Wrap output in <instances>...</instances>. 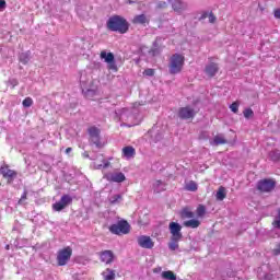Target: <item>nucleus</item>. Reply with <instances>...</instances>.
Returning <instances> with one entry per match:
<instances>
[{
    "label": "nucleus",
    "mask_w": 280,
    "mask_h": 280,
    "mask_svg": "<svg viewBox=\"0 0 280 280\" xmlns=\"http://www.w3.org/2000/svg\"><path fill=\"white\" fill-rule=\"evenodd\" d=\"M178 242H180V240H174V237H171V242L168 243L170 250H177Z\"/></svg>",
    "instance_id": "cd10ccee"
},
{
    "label": "nucleus",
    "mask_w": 280,
    "mask_h": 280,
    "mask_svg": "<svg viewBox=\"0 0 280 280\" xmlns=\"http://www.w3.org/2000/svg\"><path fill=\"white\" fill-rule=\"evenodd\" d=\"M184 226H186V229H198L200 221L198 219H190L184 222Z\"/></svg>",
    "instance_id": "412c9836"
},
{
    "label": "nucleus",
    "mask_w": 280,
    "mask_h": 280,
    "mask_svg": "<svg viewBox=\"0 0 280 280\" xmlns=\"http://www.w3.org/2000/svg\"><path fill=\"white\" fill-rule=\"evenodd\" d=\"M161 276H162V279L164 280H176V276L172 270L163 271Z\"/></svg>",
    "instance_id": "bb28decb"
},
{
    "label": "nucleus",
    "mask_w": 280,
    "mask_h": 280,
    "mask_svg": "<svg viewBox=\"0 0 280 280\" xmlns=\"http://www.w3.org/2000/svg\"><path fill=\"white\" fill-rule=\"evenodd\" d=\"M168 1H172V0H168ZM173 10L174 12H177V14H183V12L187 10V4L180 0H174Z\"/></svg>",
    "instance_id": "dca6fc26"
},
{
    "label": "nucleus",
    "mask_w": 280,
    "mask_h": 280,
    "mask_svg": "<svg viewBox=\"0 0 280 280\" xmlns=\"http://www.w3.org/2000/svg\"><path fill=\"white\" fill-rule=\"evenodd\" d=\"M206 73L209 78H213L218 73V65L217 63H209L206 67Z\"/></svg>",
    "instance_id": "6ab92c4d"
},
{
    "label": "nucleus",
    "mask_w": 280,
    "mask_h": 280,
    "mask_svg": "<svg viewBox=\"0 0 280 280\" xmlns=\"http://www.w3.org/2000/svg\"><path fill=\"white\" fill-rule=\"evenodd\" d=\"M271 161H279L280 160V151H272L269 154Z\"/></svg>",
    "instance_id": "f704fd0d"
},
{
    "label": "nucleus",
    "mask_w": 280,
    "mask_h": 280,
    "mask_svg": "<svg viewBox=\"0 0 280 280\" xmlns=\"http://www.w3.org/2000/svg\"><path fill=\"white\" fill-rule=\"evenodd\" d=\"M205 213H207V208L205 206H198L196 210L197 218H205Z\"/></svg>",
    "instance_id": "c85d7f7f"
},
{
    "label": "nucleus",
    "mask_w": 280,
    "mask_h": 280,
    "mask_svg": "<svg viewBox=\"0 0 280 280\" xmlns=\"http://www.w3.org/2000/svg\"><path fill=\"white\" fill-rule=\"evenodd\" d=\"M20 62H22V65H27V62H30V52H22L20 55Z\"/></svg>",
    "instance_id": "c756f323"
},
{
    "label": "nucleus",
    "mask_w": 280,
    "mask_h": 280,
    "mask_svg": "<svg viewBox=\"0 0 280 280\" xmlns=\"http://www.w3.org/2000/svg\"><path fill=\"white\" fill-rule=\"evenodd\" d=\"M110 165V162L106 161V160H103L102 163H97V162H94L93 163V167L94 170H106V167H108Z\"/></svg>",
    "instance_id": "a878e982"
},
{
    "label": "nucleus",
    "mask_w": 280,
    "mask_h": 280,
    "mask_svg": "<svg viewBox=\"0 0 280 280\" xmlns=\"http://www.w3.org/2000/svg\"><path fill=\"white\" fill-rule=\"evenodd\" d=\"M72 200L71 196L63 195L59 201L52 205L54 211H62V209H67V207L71 205Z\"/></svg>",
    "instance_id": "6e6552de"
},
{
    "label": "nucleus",
    "mask_w": 280,
    "mask_h": 280,
    "mask_svg": "<svg viewBox=\"0 0 280 280\" xmlns=\"http://www.w3.org/2000/svg\"><path fill=\"white\" fill-rule=\"evenodd\" d=\"M116 115H118L120 121H122V124L129 128H132V126H138L139 124L137 116H135V114H132V112L128 108L118 109Z\"/></svg>",
    "instance_id": "7ed1b4c3"
},
{
    "label": "nucleus",
    "mask_w": 280,
    "mask_h": 280,
    "mask_svg": "<svg viewBox=\"0 0 280 280\" xmlns=\"http://www.w3.org/2000/svg\"><path fill=\"white\" fill-rule=\"evenodd\" d=\"M71 255H73V249L70 246L60 249L57 253L58 266H67L69 259H71Z\"/></svg>",
    "instance_id": "39448f33"
},
{
    "label": "nucleus",
    "mask_w": 280,
    "mask_h": 280,
    "mask_svg": "<svg viewBox=\"0 0 280 280\" xmlns=\"http://www.w3.org/2000/svg\"><path fill=\"white\" fill-rule=\"evenodd\" d=\"M168 229L172 235L171 237L174 240H183V233H180V231H183V226H180V224L177 222H171Z\"/></svg>",
    "instance_id": "9d476101"
},
{
    "label": "nucleus",
    "mask_w": 280,
    "mask_h": 280,
    "mask_svg": "<svg viewBox=\"0 0 280 280\" xmlns=\"http://www.w3.org/2000/svg\"><path fill=\"white\" fill-rule=\"evenodd\" d=\"M100 259L108 266L115 261V254L112 250H104L101 253Z\"/></svg>",
    "instance_id": "4468645a"
},
{
    "label": "nucleus",
    "mask_w": 280,
    "mask_h": 280,
    "mask_svg": "<svg viewBox=\"0 0 280 280\" xmlns=\"http://www.w3.org/2000/svg\"><path fill=\"white\" fill-rule=\"evenodd\" d=\"M71 148H68V149H66V154H69V152H71Z\"/></svg>",
    "instance_id": "49530a36"
},
{
    "label": "nucleus",
    "mask_w": 280,
    "mask_h": 280,
    "mask_svg": "<svg viewBox=\"0 0 280 280\" xmlns=\"http://www.w3.org/2000/svg\"><path fill=\"white\" fill-rule=\"evenodd\" d=\"M161 270H163L161 267H156L153 269V272L158 275L159 272H161Z\"/></svg>",
    "instance_id": "c03bdc74"
},
{
    "label": "nucleus",
    "mask_w": 280,
    "mask_h": 280,
    "mask_svg": "<svg viewBox=\"0 0 280 280\" xmlns=\"http://www.w3.org/2000/svg\"><path fill=\"white\" fill-rule=\"evenodd\" d=\"M110 233L114 235H128L130 233V224L127 221H119L109 226Z\"/></svg>",
    "instance_id": "20e7f679"
},
{
    "label": "nucleus",
    "mask_w": 280,
    "mask_h": 280,
    "mask_svg": "<svg viewBox=\"0 0 280 280\" xmlns=\"http://www.w3.org/2000/svg\"><path fill=\"white\" fill-rule=\"evenodd\" d=\"M275 18H276V19H280V9H277V10L275 11Z\"/></svg>",
    "instance_id": "37998d69"
},
{
    "label": "nucleus",
    "mask_w": 280,
    "mask_h": 280,
    "mask_svg": "<svg viewBox=\"0 0 280 280\" xmlns=\"http://www.w3.org/2000/svg\"><path fill=\"white\" fill-rule=\"evenodd\" d=\"M24 108H30V106H32V104H34V101L32 100V97H26L23 102H22Z\"/></svg>",
    "instance_id": "72a5a7b5"
},
{
    "label": "nucleus",
    "mask_w": 280,
    "mask_h": 280,
    "mask_svg": "<svg viewBox=\"0 0 280 280\" xmlns=\"http://www.w3.org/2000/svg\"><path fill=\"white\" fill-rule=\"evenodd\" d=\"M144 75L152 77L154 75V69H147L143 72Z\"/></svg>",
    "instance_id": "a19ab883"
},
{
    "label": "nucleus",
    "mask_w": 280,
    "mask_h": 280,
    "mask_svg": "<svg viewBox=\"0 0 280 280\" xmlns=\"http://www.w3.org/2000/svg\"><path fill=\"white\" fill-rule=\"evenodd\" d=\"M186 191H198V184L194 180H189L185 184Z\"/></svg>",
    "instance_id": "b1692460"
},
{
    "label": "nucleus",
    "mask_w": 280,
    "mask_h": 280,
    "mask_svg": "<svg viewBox=\"0 0 280 280\" xmlns=\"http://www.w3.org/2000/svg\"><path fill=\"white\" fill-rule=\"evenodd\" d=\"M209 22L210 23H215V16L213 14L209 15Z\"/></svg>",
    "instance_id": "79ce46f5"
},
{
    "label": "nucleus",
    "mask_w": 280,
    "mask_h": 280,
    "mask_svg": "<svg viewBox=\"0 0 280 280\" xmlns=\"http://www.w3.org/2000/svg\"><path fill=\"white\" fill-rule=\"evenodd\" d=\"M153 189L155 194H161V191H165V184H163L161 180H155L153 183Z\"/></svg>",
    "instance_id": "5701e85b"
},
{
    "label": "nucleus",
    "mask_w": 280,
    "mask_h": 280,
    "mask_svg": "<svg viewBox=\"0 0 280 280\" xmlns=\"http://www.w3.org/2000/svg\"><path fill=\"white\" fill-rule=\"evenodd\" d=\"M182 218H186L188 220H191V218H194V212L189 211L188 209H184L182 211Z\"/></svg>",
    "instance_id": "473e14b6"
},
{
    "label": "nucleus",
    "mask_w": 280,
    "mask_h": 280,
    "mask_svg": "<svg viewBox=\"0 0 280 280\" xmlns=\"http://www.w3.org/2000/svg\"><path fill=\"white\" fill-rule=\"evenodd\" d=\"M103 178H106L109 183H124L126 175L121 172H113L104 174Z\"/></svg>",
    "instance_id": "1a4fd4ad"
},
{
    "label": "nucleus",
    "mask_w": 280,
    "mask_h": 280,
    "mask_svg": "<svg viewBox=\"0 0 280 280\" xmlns=\"http://www.w3.org/2000/svg\"><path fill=\"white\" fill-rule=\"evenodd\" d=\"M178 116L180 119H191L196 116V110L194 108L187 106V107H182L178 112Z\"/></svg>",
    "instance_id": "f8f14e48"
},
{
    "label": "nucleus",
    "mask_w": 280,
    "mask_h": 280,
    "mask_svg": "<svg viewBox=\"0 0 280 280\" xmlns=\"http://www.w3.org/2000/svg\"><path fill=\"white\" fill-rule=\"evenodd\" d=\"M165 8H167V2H159L156 5L158 10H163Z\"/></svg>",
    "instance_id": "ea45409f"
},
{
    "label": "nucleus",
    "mask_w": 280,
    "mask_h": 280,
    "mask_svg": "<svg viewBox=\"0 0 280 280\" xmlns=\"http://www.w3.org/2000/svg\"><path fill=\"white\" fill-rule=\"evenodd\" d=\"M88 132L92 143H94L96 148H102V143L100 142V129L97 127H90Z\"/></svg>",
    "instance_id": "9b49d317"
},
{
    "label": "nucleus",
    "mask_w": 280,
    "mask_h": 280,
    "mask_svg": "<svg viewBox=\"0 0 280 280\" xmlns=\"http://www.w3.org/2000/svg\"><path fill=\"white\" fill-rule=\"evenodd\" d=\"M3 178L8 179V183H12V180H14V178H16V172H14L13 170H9L8 166H2L0 170Z\"/></svg>",
    "instance_id": "2eb2a0df"
},
{
    "label": "nucleus",
    "mask_w": 280,
    "mask_h": 280,
    "mask_svg": "<svg viewBox=\"0 0 280 280\" xmlns=\"http://www.w3.org/2000/svg\"><path fill=\"white\" fill-rule=\"evenodd\" d=\"M230 109L232 110V113H237L240 110V103L234 102L230 105Z\"/></svg>",
    "instance_id": "e433bc0d"
},
{
    "label": "nucleus",
    "mask_w": 280,
    "mask_h": 280,
    "mask_svg": "<svg viewBox=\"0 0 280 280\" xmlns=\"http://www.w3.org/2000/svg\"><path fill=\"white\" fill-rule=\"evenodd\" d=\"M107 27L110 30V32H119V34H126L128 32L130 25L128 24V21L119 15H113L107 21Z\"/></svg>",
    "instance_id": "f257e3e1"
},
{
    "label": "nucleus",
    "mask_w": 280,
    "mask_h": 280,
    "mask_svg": "<svg viewBox=\"0 0 280 280\" xmlns=\"http://www.w3.org/2000/svg\"><path fill=\"white\" fill-rule=\"evenodd\" d=\"M226 143V139L222 135H217L211 141L210 144L212 145H224Z\"/></svg>",
    "instance_id": "aec40b11"
},
{
    "label": "nucleus",
    "mask_w": 280,
    "mask_h": 280,
    "mask_svg": "<svg viewBox=\"0 0 280 280\" xmlns=\"http://www.w3.org/2000/svg\"><path fill=\"white\" fill-rule=\"evenodd\" d=\"M185 67V55L183 54H173L168 60V71L172 75H176L183 71Z\"/></svg>",
    "instance_id": "f03ea898"
},
{
    "label": "nucleus",
    "mask_w": 280,
    "mask_h": 280,
    "mask_svg": "<svg viewBox=\"0 0 280 280\" xmlns=\"http://www.w3.org/2000/svg\"><path fill=\"white\" fill-rule=\"evenodd\" d=\"M81 89H82V92L84 93L85 97H91L92 93H95L93 90L84 86V82H81Z\"/></svg>",
    "instance_id": "7c9ffc66"
},
{
    "label": "nucleus",
    "mask_w": 280,
    "mask_h": 280,
    "mask_svg": "<svg viewBox=\"0 0 280 280\" xmlns=\"http://www.w3.org/2000/svg\"><path fill=\"white\" fill-rule=\"evenodd\" d=\"M148 16H145V14H140V15H136L133 18V23L138 24V25H144V23H148Z\"/></svg>",
    "instance_id": "4be33fe9"
},
{
    "label": "nucleus",
    "mask_w": 280,
    "mask_h": 280,
    "mask_svg": "<svg viewBox=\"0 0 280 280\" xmlns=\"http://www.w3.org/2000/svg\"><path fill=\"white\" fill-rule=\"evenodd\" d=\"M137 243L140 248H145L147 250H152V248H154V240L149 235L138 236Z\"/></svg>",
    "instance_id": "423d86ee"
},
{
    "label": "nucleus",
    "mask_w": 280,
    "mask_h": 280,
    "mask_svg": "<svg viewBox=\"0 0 280 280\" xmlns=\"http://www.w3.org/2000/svg\"><path fill=\"white\" fill-rule=\"evenodd\" d=\"M25 198H27V192H24V194L22 195V198L20 199L19 202H20V203L23 202V200H25Z\"/></svg>",
    "instance_id": "a18cd8bd"
},
{
    "label": "nucleus",
    "mask_w": 280,
    "mask_h": 280,
    "mask_svg": "<svg viewBox=\"0 0 280 280\" xmlns=\"http://www.w3.org/2000/svg\"><path fill=\"white\" fill-rule=\"evenodd\" d=\"M109 202L112 205H117V202H121V195H114L109 197Z\"/></svg>",
    "instance_id": "2f4dec72"
},
{
    "label": "nucleus",
    "mask_w": 280,
    "mask_h": 280,
    "mask_svg": "<svg viewBox=\"0 0 280 280\" xmlns=\"http://www.w3.org/2000/svg\"><path fill=\"white\" fill-rule=\"evenodd\" d=\"M259 191H272L275 189V180L264 179L257 185Z\"/></svg>",
    "instance_id": "ddd939ff"
},
{
    "label": "nucleus",
    "mask_w": 280,
    "mask_h": 280,
    "mask_svg": "<svg viewBox=\"0 0 280 280\" xmlns=\"http://www.w3.org/2000/svg\"><path fill=\"white\" fill-rule=\"evenodd\" d=\"M7 250H10V245H7Z\"/></svg>",
    "instance_id": "de8ad7c7"
},
{
    "label": "nucleus",
    "mask_w": 280,
    "mask_h": 280,
    "mask_svg": "<svg viewBox=\"0 0 280 280\" xmlns=\"http://www.w3.org/2000/svg\"><path fill=\"white\" fill-rule=\"evenodd\" d=\"M243 114H244L245 119H250V117H253L255 115V113H253V109H250V108H246L243 112Z\"/></svg>",
    "instance_id": "c9c22d12"
},
{
    "label": "nucleus",
    "mask_w": 280,
    "mask_h": 280,
    "mask_svg": "<svg viewBox=\"0 0 280 280\" xmlns=\"http://www.w3.org/2000/svg\"><path fill=\"white\" fill-rule=\"evenodd\" d=\"M101 275H102L103 280L117 279V271L115 269L106 268L104 271H102Z\"/></svg>",
    "instance_id": "f3484780"
},
{
    "label": "nucleus",
    "mask_w": 280,
    "mask_h": 280,
    "mask_svg": "<svg viewBox=\"0 0 280 280\" xmlns=\"http://www.w3.org/2000/svg\"><path fill=\"white\" fill-rule=\"evenodd\" d=\"M5 8H8V3L5 2V0H0V12H3Z\"/></svg>",
    "instance_id": "58836bf2"
},
{
    "label": "nucleus",
    "mask_w": 280,
    "mask_h": 280,
    "mask_svg": "<svg viewBox=\"0 0 280 280\" xmlns=\"http://www.w3.org/2000/svg\"><path fill=\"white\" fill-rule=\"evenodd\" d=\"M101 58L105 62L108 63L107 69L110 71H117V65L115 63V55L113 52H106V50H103L101 52Z\"/></svg>",
    "instance_id": "0eeeda50"
},
{
    "label": "nucleus",
    "mask_w": 280,
    "mask_h": 280,
    "mask_svg": "<svg viewBox=\"0 0 280 280\" xmlns=\"http://www.w3.org/2000/svg\"><path fill=\"white\" fill-rule=\"evenodd\" d=\"M215 198L220 201L224 200V198H226V188H224L223 186L219 187Z\"/></svg>",
    "instance_id": "393cba45"
},
{
    "label": "nucleus",
    "mask_w": 280,
    "mask_h": 280,
    "mask_svg": "<svg viewBox=\"0 0 280 280\" xmlns=\"http://www.w3.org/2000/svg\"><path fill=\"white\" fill-rule=\"evenodd\" d=\"M272 224H273V228L280 229V210H279V215L275 219Z\"/></svg>",
    "instance_id": "4c0bfd02"
},
{
    "label": "nucleus",
    "mask_w": 280,
    "mask_h": 280,
    "mask_svg": "<svg viewBox=\"0 0 280 280\" xmlns=\"http://www.w3.org/2000/svg\"><path fill=\"white\" fill-rule=\"evenodd\" d=\"M137 151L132 147H125L122 148V159L126 161H130V159H135Z\"/></svg>",
    "instance_id": "a211bd4d"
}]
</instances>
